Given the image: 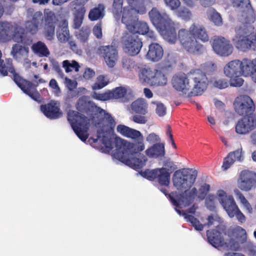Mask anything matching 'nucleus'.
I'll return each instance as SVG.
<instances>
[{
	"mask_svg": "<svg viewBox=\"0 0 256 256\" xmlns=\"http://www.w3.org/2000/svg\"><path fill=\"white\" fill-rule=\"evenodd\" d=\"M205 205L208 208H216L220 206L223 208H238L234 196L222 189L216 194H208L205 198Z\"/></svg>",
	"mask_w": 256,
	"mask_h": 256,
	"instance_id": "nucleus-6",
	"label": "nucleus"
},
{
	"mask_svg": "<svg viewBox=\"0 0 256 256\" xmlns=\"http://www.w3.org/2000/svg\"><path fill=\"white\" fill-rule=\"evenodd\" d=\"M122 68L126 70L130 71L134 68V62L130 58H123L122 61Z\"/></svg>",
	"mask_w": 256,
	"mask_h": 256,
	"instance_id": "nucleus-53",
	"label": "nucleus"
},
{
	"mask_svg": "<svg viewBox=\"0 0 256 256\" xmlns=\"http://www.w3.org/2000/svg\"><path fill=\"white\" fill-rule=\"evenodd\" d=\"M99 50L106 65L109 68H114L118 59V52L116 48L112 46H102Z\"/></svg>",
	"mask_w": 256,
	"mask_h": 256,
	"instance_id": "nucleus-23",
	"label": "nucleus"
},
{
	"mask_svg": "<svg viewBox=\"0 0 256 256\" xmlns=\"http://www.w3.org/2000/svg\"><path fill=\"white\" fill-rule=\"evenodd\" d=\"M120 20L124 25L128 32L132 34L144 35L148 32V24L144 21L139 20L138 18H122Z\"/></svg>",
	"mask_w": 256,
	"mask_h": 256,
	"instance_id": "nucleus-16",
	"label": "nucleus"
},
{
	"mask_svg": "<svg viewBox=\"0 0 256 256\" xmlns=\"http://www.w3.org/2000/svg\"><path fill=\"white\" fill-rule=\"evenodd\" d=\"M146 140L150 144L154 143L160 141V139L156 134L152 133L149 134L146 138Z\"/></svg>",
	"mask_w": 256,
	"mask_h": 256,
	"instance_id": "nucleus-64",
	"label": "nucleus"
},
{
	"mask_svg": "<svg viewBox=\"0 0 256 256\" xmlns=\"http://www.w3.org/2000/svg\"><path fill=\"white\" fill-rule=\"evenodd\" d=\"M126 2L128 6H123L124 0H114L112 12L116 20L145 14L152 4L150 0H126Z\"/></svg>",
	"mask_w": 256,
	"mask_h": 256,
	"instance_id": "nucleus-3",
	"label": "nucleus"
},
{
	"mask_svg": "<svg viewBox=\"0 0 256 256\" xmlns=\"http://www.w3.org/2000/svg\"><path fill=\"white\" fill-rule=\"evenodd\" d=\"M167 82V79L161 72L156 70L153 77L152 86H164Z\"/></svg>",
	"mask_w": 256,
	"mask_h": 256,
	"instance_id": "nucleus-44",
	"label": "nucleus"
},
{
	"mask_svg": "<svg viewBox=\"0 0 256 256\" xmlns=\"http://www.w3.org/2000/svg\"><path fill=\"white\" fill-rule=\"evenodd\" d=\"M242 149L238 150L234 152L228 154V156L224 158L222 166L224 170H228L236 160L242 161Z\"/></svg>",
	"mask_w": 256,
	"mask_h": 256,
	"instance_id": "nucleus-30",
	"label": "nucleus"
},
{
	"mask_svg": "<svg viewBox=\"0 0 256 256\" xmlns=\"http://www.w3.org/2000/svg\"><path fill=\"white\" fill-rule=\"evenodd\" d=\"M90 32L88 28H82L77 35L78 38L81 42H85L87 40Z\"/></svg>",
	"mask_w": 256,
	"mask_h": 256,
	"instance_id": "nucleus-54",
	"label": "nucleus"
},
{
	"mask_svg": "<svg viewBox=\"0 0 256 256\" xmlns=\"http://www.w3.org/2000/svg\"><path fill=\"white\" fill-rule=\"evenodd\" d=\"M145 154L150 158L162 156L165 154L164 146L163 144L156 143L148 148L146 150Z\"/></svg>",
	"mask_w": 256,
	"mask_h": 256,
	"instance_id": "nucleus-31",
	"label": "nucleus"
},
{
	"mask_svg": "<svg viewBox=\"0 0 256 256\" xmlns=\"http://www.w3.org/2000/svg\"><path fill=\"white\" fill-rule=\"evenodd\" d=\"M256 185V174L254 172L244 170L241 172L238 180V187L243 191L250 190Z\"/></svg>",
	"mask_w": 256,
	"mask_h": 256,
	"instance_id": "nucleus-21",
	"label": "nucleus"
},
{
	"mask_svg": "<svg viewBox=\"0 0 256 256\" xmlns=\"http://www.w3.org/2000/svg\"><path fill=\"white\" fill-rule=\"evenodd\" d=\"M230 1L234 7L242 6L246 5V8L242 11L240 18L242 23L236 27V30L242 24L246 26L251 25L255 20V16L254 11L250 4L249 0H230Z\"/></svg>",
	"mask_w": 256,
	"mask_h": 256,
	"instance_id": "nucleus-17",
	"label": "nucleus"
},
{
	"mask_svg": "<svg viewBox=\"0 0 256 256\" xmlns=\"http://www.w3.org/2000/svg\"><path fill=\"white\" fill-rule=\"evenodd\" d=\"M241 62V76H250L252 80L256 82V58L252 60H244Z\"/></svg>",
	"mask_w": 256,
	"mask_h": 256,
	"instance_id": "nucleus-26",
	"label": "nucleus"
},
{
	"mask_svg": "<svg viewBox=\"0 0 256 256\" xmlns=\"http://www.w3.org/2000/svg\"><path fill=\"white\" fill-rule=\"evenodd\" d=\"M190 72L187 74H184L175 75L172 79V85L177 90L187 96H192Z\"/></svg>",
	"mask_w": 256,
	"mask_h": 256,
	"instance_id": "nucleus-18",
	"label": "nucleus"
},
{
	"mask_svg": "<svg viewBox=\"0 0 256 256\" xmlns=\"http://www.w3.org/2000/svg\"><path fill=\"white\" fill-rule=\"evenodd\" d=\"M156 70L149 68H144L140 70L138 74L139 79L144 84L152 86L153 77L154 76Z\"/></svg>",
	"mask_w": 256,
	"mask_h": 256,
	"instance_id": "nucleus-32",
	"label": "nucleus"
},
{
	"mask_svg": "<svg viewBox=\"0 0 256 256\" xmlns=\"http://www.w3.org/2000/svg\"><path fill=\"white\" fill-rule=\"evenodd\" d=\"M170 172L164 168L146 170L142 173V176L150 180L156 178L160 184L168 186L170 182Z\"/></svg>",
	"mask_w": 256,
	"mask_h": 256,
	"instance_id": "nucleus-20",
	"label": "nucleus"
},
{
	"mask_svg": "<svg viewBox=\"0 0 256 256\" xmlns=\"http://www.w3.org/2000/svg\"><path fill=\"white\" fill-rule=\"evenodd\" d=\"M234 194L240 204V206L245 208H250L251 206L244 194L238 190H234Z\"/></svg>",
	"mask_w": 256,
	"mask_h": 256,
	"instance_id": "nucleus-48",
	"label": "nucleus"
},
{
	"mask_svg": "<svg viewBox=\"0 0 256 256\" xmlns=\"http://www.w3.org/2000/svg\"><path fill=\"white\" fill-rule=\"evenodd\" d=\"M94 105V104L92 102L88 100V96H83L78 99L76 107L78 110H85L88 106L93 107Z\"/></svg>",
	"mask_w": 256,
	"mask_h": 256,
	"instance_id": "nucleus-45",
	"label": "nucleus"
},
{
	"mask_svg": "<svg viewBox=\"0 0 256 256\" xmlns=\"http://www.w3.org/2000/svg\"><path fill=\"white\" fill-rule=\"evenodd\" d=\"M194 23L188 29H180L178 34H176V40H179L182 48L188 52L192 54L200 50L202 46L194 35Z\"/></svg>",
	"mask_w": 256,
	"mask_h": 256,
	"instance_id": "nucleus-8",
	"label": "nucleus"
},
{
	"mask_svg": "<svg viewBox=\"0 0 256 256\" xmlns=\"http://www.w3.org/2000/svg\"><path fill=\"white\" fill-rule=\"evenodd\" d=\"M93 33L98 38H100L102 37V28L100 22L98 23L94 26L93 28Z\"/></svg>",
	"mask_w": 256,
	"mask_h": 256,
	"instance_id": "nucleus-60",
	"label": "nucleus"
},
{
	"mask_svg": "<svg viewBox=\"0 0 256 256\" xmlns=\"http://www.w3.org/2000/svg\"><path fill=\"white\" fill-rule=\"evenodd\" d=\"M163 54L162 48L157 43H152L148 46L146 58L149 60L156 62L162 58Z\"/></svg>",
	"mask_w": 256,
	"mask_h": 256,
	"instance_id": "nucleus-28",
	"label": "nucleus"
},
{
	"mask_svg": "<svg viewBox=\"0 0 256 256\" xmlns=\"http://www.w3.org/2000/svg\"><path fill=\"white\" fill-rule=\"evenodd\" d=\"M116 131L122 136L130 139L133 138L140 132L124 124H118L116 127Z\"/></svg>",
	"mask_w": 256,
	"mask_h": 256,
	"instance_id": "nucleus-35",
	"label": "nucleus"
},
{
	"mask_svg": "<svg viewBox=\"0 0 256 256\" xmlns=\"http://www.w3.org/2000/svg\"><path fill=\"white\" fill-rule=\"evenodd\" d=\"M26 34L21 26L8 22H0V41L8 42L13 40L18 43H24Z\"/></svg>",
	"mask_w": 256,
	"mask_h": 256,
	"instance_id": "nucleus-7",
	"label": "nucleus"
},
{
	"mask_svg": "<svg viewBox=\"0 0 256 256\" xmlns=\"http://www.w3.org/2000/svg\"><path fill=\"white\" fill-rule=\"evenodd\" d=\"M50 60L51 64L52 66V68L62 78L64 76V74L58 62L54 58H50Z\"/></svg>",
	"mask_w": 256,
	"mask_h": 256,
	"instance_id": "nucleus-57",
	"label": "nucleus"
},
{
	"mask_svg": "<svg viewBox=\"0 0 256 256\" xmlns=\"http://www.w3.org/2000/svg\"><path fill=\"white\" fill-rule=\"evenodd\" d=\"M76 12L74 13L73 27L78 28L82 25L86 10L84 6L74 8Z\"/></svg>",
	"mask_w": 256,
	"mask_h": 256,
	"instance_id": "nucleus-38",
	"label": "nucleus"
},
{
	"mask_svg": "<svg viewBox=\"0 0 256 256\" xmlns=\"http://www.w3.org/2000/svg\"><path fill=\"white\" fill-rule=\"evenodd\" d=\"M256 128V116L244 117L238 120L236 126V132L239 134H248ZM251 143L256 146V130L250 135Z\"/></svg>",
	"mask_w": 256,
	"mask_h": 256,
	"instance_id": "nucleus-15",
	"label": "nucleus"
},
{
	"mask_svg": "<svg viewBox=\"0 0 256 256\" xmlns=\"http://www.w3.org/2000/svg\"><path fill=\"white\" fill-rule=\"evenodd\" d=\"M132 140L133 142L116 138V144L118 149L114 154L132 168H140L146 165L148 160L146 156L141 153L146 148L144 136L140 132Z\"/></svg>",
	"mask_w": 256,
	"mask_h": 256,
	"instance_id": "nucleus-1",
	"label": "nucleus"
},
{
	"mask_svg": "<svg viewBox=\"0 0 256 256\" xmlns=\"http://www.w3.org/2000/svg\"><path fill=\"white\" fill-rule=\"evenodd\" d=\"M152 103L156 105V112L158 116H163L166 114V108L162 103L158 102H153Z\"/></svg>",
	"mask_w": 256,
	"mask_h": 256,
	"instance_id": "nucleus-52",
	"label": "nucleus"
},
{
	"mask_svg": "<svg viewBox=\"0 0 256 256\" xmlns=\"http://www.w3.org/2000/svg\"><path fill=\"white\" fill-rule=\"evenodd\" d=\"M62 66L66 73L73 70L78 72L80 68L79 64L74 60H64L62 62Z\"/></svg>",
	"mask_w": 256,
	"mask_h": 256,
	"instance_id": "nucleus-42",
	"label": "nucleus"
},
{
	"mask_svg": "<svg viewBox=\"0 0 256 256\" xmlns=\"http://www.w3.org/2000/svg\"><path fill=\"white\" fill-rule=\"evenodd\" d=\"M64 83L68 90H74L77 86V82L76 80L68 78H65Z\"/></svg>",
	"mask_w": 256,
	"mask_h": 256,
	"instance_id": "nucleus-61",
	"label": "nucleus"
},
{
	"mask_svg": "<svg viewBox=\"0 0 256 256\" xmlns=\"http://www.w3.org/2000/svg\"><path fill=\"white\" fill-rule=\"evenodd\" d=\"M32 52L40 56H48L50 54L46 46L42 42L39 41L34 43L32 46Z\"/></svg>",
	"mask_w": 256,
	"mask_h": 256,
	"instance_id": "nucleus-37",
	"label": "nucleus"
},
{
	"mask_svg": "<svg viewBox=\"0 0 256 256\" xmlns=\"http://www.w3.org/2000/svg\"><path fill=\"white\" fill-rule=\"evenodd\" d=\"M68 22L66 20H63L57 31V38L60 42H64L68 40L70 33L68 30Z\"/></svg>",
	"mask_w": 256,
	"mask_h": 256,
	"instance_id": "nucleus-34",
	"label": "nucleus"
},
{
	"mask_svg": "<svg viewBox=\"0 0 256 256\" xmlns=\"http://www.w3.org/2000/svg\"><path fill=\"white\" fill-rule=\"evenodd\" d=\"M178 214L180 216H184L186 222L191 224V226H193L195 230L198 231H202L204 226L210 227L214 224V219L212 215L208 216L206 224H202L200 222L194 217L196 216V209H175Z\"/></svg>",
	"mask_w": 256,
	"mask_h": 256,
	"instance_id": "nucleus-14",
	"label": "nucleus"
},
{
	"mask_svg": "<svg viewBox=\"0 0 256 256\" xmlns=\"http://www.w3.org/2000/svg\"><path fill=\"white\" fill-rule=\"evenodd\" d=\"M45 36L48 40L53 38L54 34L55 23L56 18L54 13L50 10L44 11Z\"/></svg>",
	"mask_w": 256,
	"mask_h": 256,
	"instance_id": "nucleus-24",
	"label": "nucleus"
},
{
	"mask_svg": "<svg viewBox=\"0 0 256 256\" xmlns=\"http://www.w3.org/2000/svg\"><path fill=\"white\" fill-rule=\"evenodd\" d=\"M105 6L102 4H99L95 8L90 10L88 14V18L92 21L102 19L104 16Z\"/></svg>",
	"mask_w": 256,
	"mask_h": 256,
	"instance_id": "nucleus-36",
	"label": "nucleus"
},
{
	"mask_svg": "<svg viewBox=\"0 0 256 256\" xmlns=\"http://www.w3.org/2000/svg\"><path fill=\"white\" fill-rule=\"evenodd\" d=\"M130 107L136 113L144 114L147 112V104L144 99H138L132 104Z\"/></svg>",
	"mask_w": 256,
	"mask_h": 256,
	"instance_id": "nucleus-40",
	"label": "nucleus"
},
{
	"mask_svg": "<svg viewBox=\"0 0 256 256\" xmlns=\"http://www.w3.org/2000/svg\"><path fill=\"white\" fill-rule=\"evenodd\" d=\"M108 83V79L107 76L100 75L97 77L95 83L92 86V88L94 90H100L106 86Z\"/></svg>",
	"mask_w": 256,
	"mask_h": 256,
	"instance_id": "nucleus-46",
	"label": "nucleus"
},
{
	"mask_svg": "<svg viewBox=\"0 0 256 256\" xmlns=\"http://www.w3.org/2000/svg\"><path fill=\"white\" fill-rule=\"evenodd\" d=\"M234 105L235 111L240 115L247 114L254 109L253 100L249 96L246 95L237 97Z\"/></svg>",
	"mask_w": 256,
	"mask_h": 256,
	"instance_id": "nucleus-22",
	"label": "nucleus"
},
{
	"mask_svg": "<svg viewBox=\"0 0 256 256\" xmlns=\"http://www.w3.org/2000/svg\"><path fill=\"white\" fill-rule=\"evenodd\" d=\"M196 175L188 169L182 168L176 170L173 174L172 181L174 186L178 190H190L194 184Z\"/></svg>",
	"mask_w": 256,
	"mask_h": 256,
	"instance_id": "nucleus-10",
	"label": "nucleus"
},
{
	"mask_svg": "<svg viewBox=\"0 0 256 256\" xmlns=\"http://www.w3.org/2000/svg\"><path fill=\"white\" fill-rule=\"evenodd\" d=\"M121 42L124 52L132 56L138 54L142 46L140 38L137 35L132 34L128 32H125L122 34Z\"/></svg>",
	"mask_w": 256,
	"mask_h": 256,
	"instance_id": "nucleus-13",
	"label": "nucleus"
},
{
	"mask_svg": "<svg viewBox=\"0 0 256 256\" xmlns=\"http://www.w3.org/2000/svg\"><path fill=\"white\" fill-rule=\"evenodd\" d=\"M92 98L96 100L105 101L111 100L110 90L105 92L103 93L94 92L92 96Z\"/></svg>",
	"mask_w": 256,
	"mask_h": 256,
	"instance_id": "nucleus-51",
	"label": "nucleus"
},
{
	"mask_svg": "<svg viewBox=\"0 0 256 256\" xmlns=\"http://www.w3.org/2000/svg\"><path fill=\"white\" fill-rule=\"evenodd\" d=\"M194 35L202 42H206L209 40L208 34L204 27L194 24Z\"/></svg>",
	"mask_w": 256,
	"mask_h": 256,
	"instance_id": "nucleus-41",
	"label": "nucleus"
},
{
	"mask_svg": "<svg viewBox=\"0 0 256 256\" xmlns=\"http://www.w3.org/2000/svg\"><path fill=\"white\" fill-rule=\"evenodd\" d=\"M234 232L236 234V238L242 242V243H244L246 242V232L244 228L238 226L235 228Z\"/></svg>",
	"mask_w": 256,
	"mask_h": 256,
	"instance_id": "nucleus-50",
	"label": "nucleus"
},
{
	"mask_svg": "<svg viewBox=\"0 0 256 256\" xmlns=\"http://www.w3.org/2000/svg\"><path fill=\"white\" fill-rule=\"evenodd\" d=\"M42 14L40 12H36L32 15V20L26 22V28L32 34H36L40 28Z\"/></svg>",
	"mask_w": 256,
	"mask_h": 256,
	"instance_id": "nucleus-27",
	"label": "nucleus"
},
{
	"mask_svg": "<svg viewBox=\"0 0 256 256\" xmlns=\"http://www.w3.org/2000/svg\"><path fill=\"white\" fill-rule=\"evenodd\" d=\"M206 15L208 20L214 25L220 26L222 24V19L220 14L214 8H208L206 11Z\"/></svg>",
	"mask_w": 256,
	"mask_h": 256,
	"instance_id": "nucleus-39",
	"label": "nucleus"
},
{
	"mask_svg": "<svg viewBox=\"0 0 256 256\" xmlns=\"http://www.w3.org/2000/svg\"><path fill=\"white\" fill-rule=\"evenodd\" d=\"M49 86L52 88L53 93L56 96H60L61 91L56 80L52 79L50 82Z\"/></svg>",
	"mask_w": 256,
	"mask_h": 256,
	"instance_id": "nucleus-56",
	"label": "nucleus"
},
{
	"mask_svg": "<svg viewBox=\"0 0 256 256\" xmlns=\"http://www.w3.org/2000/svg\"><path fill=\"white\" fill-rule=\"evenodd\" d=\"M112 99H118L123 98L126 94V90L123 87H118L112 90H110Z\"/></svg>",
	"mask_w": 256,
	"mask_h": 256,
	"instance_id": "nucleus-47",
	"label": "nucleus"
},
{
	"mask_svg": "<svg viewBox=\"0 0 256 256\" xmlns=\"http://www.w3.org/2000/svg\"><path fill=\"white\" fill-rule=\"evenodd\" d=\"M166 7L171 10H178L181 5L180 0H162Z\"/></svg>",
	"mask_w": 256,
	"mask_h": 256,
	"instance_id": "nucleus-49",
	"label": "nucleus"
},
{
	"mask_svg": "<svg viewBox=\"0 0 256 256\" xmlns=\"http://www.w3.org/2000/svg\"><path fill=\"white\" fill-rule=\"evenodd\" d=\"M161 168H164L165 170L168 172L170 170H174L176 168V167L172 162L169 160H166L164 162L163 167Z\"/></svg>",
	"mask_w": 256,
	"mask_h": 256,
	"instance_id": "nucleus-59",
	"label": "nucleus"
},
{
	"mask_svg": "<svg viewBox=\"0 0 256 256\" xmlns=\"http://www.w3.org/2000/svg\"><path fill=\"white\" fill-rule=\"evenodd\" d=\"M191 96L202 94L206 90L208 84L206 75L200 70L190 72Z\"/></svg>",
	"mask_w": 256,
	"mask_h": 256,
	"instance_id": "nucleus-12",
	"label": "nucleus"
},
{
	"mask_svg": "<svg viewBox=\"0 0 256 256\" xmlns=\"http://www.w3.org/2000/svg\"><path fill=\"white\" fill-rule=\"evenodd\" d=\"M40 109L44 114L49 118L55 119L62 116L60 104L57 102L52 101L48 104L42 106Z\"/></svg>",
	"mask_w": 256,
	"mask_h": 256,
	"instance_id": "nucleus-25",
	"label": "nucleus"
},
{
	"mask_svg": "<svg viewBox=\"0 0 256 256\" xmlns=\"http://www.w3.org/2000/svg\"><path fill=\"white\" fill-rule=\"evenodd\" d=\"M212 85L217 88L222 89L228 86L227 81L224 78L216 79L212 82Z\"/></svg>",
	"mask_w": 256,
	"mask_h": 256,
	"instance_id": "nucleus-55",
	"label": "nucleus"
},
{
	"mask_svg": "<svg viewBox=\"0 0 256 256\" xmlns=\"http://www.w3.org/2000/svg\"><path fill=\"white\" fill-rule=\"evenodd\" d=\"M241 61L238 60H232L224 67V75L230 78V84L232 86H240L244 83L241 78Z\"/></svg>",
	"mask_w": 256,
	"mask_h": 256,
	"instance_id": "nucleus-11",
	"label": "nucleus"
},
{
	"mask_svg": "<svg viewBox=\"0 0 256 256\" xmlns=\"http://www.w3.org/2000/svg\"><path fill=\"white\" fill-rule=\"evenodd\" d=\"M206 233L208 241L212 246L217 248L222 245V238L220 232L214 229L208 230Z\"/></svg>",
	"mask_w": 256,
	"mask_h": 256,
	"instance_id": "nucleus-33",
	"label": "nucleus"
},
{
	"mask_svg": "<svg viewBox=\"0 0 256 256\" xmlns=\"http://www.w3.org/2000/svg\"><path fill=\"white\" fill-rule=\"evenodd\" d=\"M28 48L24 46L19 44H16L12 45L10 54L17 60H24L26 62H28L26 58L28 56Z\"/></svg>",
	"mask_w": 256,
	"mask_h": 256,
	"instance_id": "nucleus-29",
	"label": "nucleus"
},
{
	"mask_svg": "<svg viewBox=\"0 0 256 256\" xmlns=\"http://www.w3.org/2000/svg\"><path fill=\"white\" fill-rule=\"evenodd\" d=\"M227 246L231 250L234 251H238L240 250V243L234 239H230L227 245Z\"/></svg>",
	"mask_w": 256,
	"mask_h": 256,
	"instance_id": "nucleus-58",
	"label": "nucleus"
},
{
	"mask_svg": "<svg viewBox=\"0 0 256 256\" xmlns=\"http://www.w3.org/2000/svg\"><path fill=\"white\" fill-rule=\"evenodd\" d=\"M176 16L186 22H188L190 20L192 14L191 11L186 7L179 8L178 10H176Z\"/></svg>",
	"mask_w": 256,
	"mask_h": 256,
	"instance_id": "nucleus-43",
	"label": "nucleus"
},
{
	"mask_svg": "<svg viewBox=\"0 0 256 256\" xmlns=\"http://www.w3.org/2000/svg\"><path fill=\"white\" fill-rule=\"evenodd\" d=\"M148 14L150 21L164 38L170 44H175L176 40V24L170 16L166 12H160L156 8H152Z\"/></svg>",
	"mask_w": 256,
	"mask_h": 256,
	"instance_id": "nucleus-5",
	"label": "nucleus"
},
{
	"mask_svg": "<svg viewBox=\"0 0 256 256\" xmlns=\"http://www.w3.org/2000/svg\"><path fill=\"white\" fill-rule=\"evenodd\" d=\"M95 107L100 120L98 122L94 120L97 128V138H91L89 141L92 140L94 143L101 142L103 145L102 148L104 147L109 150L112 148V138L116 122L110 114L100 107Z\"/></svg>",
	"mask_w": 256,
	"mask_h": 256,
	"instance_id": "nucleus-2",
	"label": "nucleus"
},
{
	"mask_svg": "<svg viewBox=\"0 0 256 256\" xmlns=\"http://www.w3.org/2000/svg\"><path fill=\"white\" fill-rule=\"evenodd\" d=\"M202 66L204 70L207 72H212L216 68L215 64L212 62H208L204 64Z\"/></svg>",
	"mask_w": 256,
	"mask_h": 256,
	"instance_id": "nucleus-63",
	"label": "nucleus"
},
{
	"mask_svg": "<svg viewBox=\"0 0 256 256\" xmlns=\"http://www.w3.org/2000/svg\"><path fill=\"white\" fill-rule=\"evenodd\" d=\"M95 75L94 71L90 68H86L84 72L83 76L86 80H90Z\"/></svg>",
	"mask_w": 256,
	"mask_h": 256,
	"instance_id": "nucleus-62",
	"label": "nucleus"
},
{
	"mask_svg": "<svg viewBox=\"0 0 256 256\" xmlns=\"http://www.w3.org/2000/svg\"><path fill=\"white\" fill-rule=\"evenodd\" d=\"M212 48L214 52L221 56H228L233 52V46L230 40L222 36L214 37Z\"/></svg>",
	"mask_w": 256,
	"mask_h": 256,
	"instance_id": "nucleus-19",
	"label": "nucleus"
},
{
	"mask_svg": "<svg viewBox=\"0 0 256 256\" xmlns=\"http://www.w3.org/2000/svg\"><path fill=\"white\" fill-rule=\"evenodd\" d=\"M68 120L77 136L82 141H86L88 136V130L89 120L74 110H70L68 112Z\"/></svg>",
	"mask_w": 256,
	"mask_h": 256,
	"instance_id": "nucleus-9",
	"label": "nucleus"
},
{
	"mask_svg": "<svg viewBox=\"0 0 256 256\" xmlns=\"http://www.w3.org/2000/svg\"><path fill=\"white\" fill-rule=\"evenodd\" d=\"M210 188V185L205 184L201 186L198 190L193 188L190 190H186L181 196L176 192H172L168 194L166 189H162L161 191L166 196L168 195L170 201L174 206L196 208L198 204L204 199Z\"/></svg>",
	"mask_w": 256,
	"mask_h": 256,
	"instance_id": "nucleus-4",
	"label": "nucleus"
}]
</instances>
